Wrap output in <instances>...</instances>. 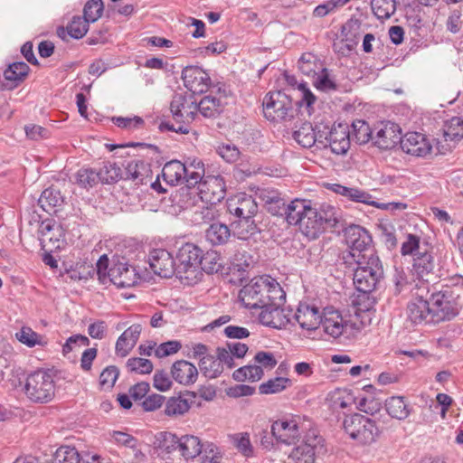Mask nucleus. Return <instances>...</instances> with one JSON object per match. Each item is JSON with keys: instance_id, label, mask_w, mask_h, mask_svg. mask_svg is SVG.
Instances as JSON below:
<instances>
[{"instance_id": "0e129e2a", "label": "nucleus", "mask_w": 463, "mask_h": 463, "mask_svg": "<svg viewBox=\"0 0 463 463\" xmlns=\"http://www.w3.org/2000/svg\"><path fill=\"white\" fill-rule=\"evenodd\" d=\"M109 261L108 256L103 254L97 261L96 269H93V272L96 273L99 281L104 285L110 282Z\"/></svg>"}, {"instance_id": "bf43d9fd", "label": "nucleus", "mask_w": 463, "mask_h": 463, "mask_svg": "<svg viewBox=\"0 0 463 463\" xmlns=\"http://www.w3.org/2000/svg\"><path fill=\"white\" fill-rule=\"evenodd\" d=\"M218 217V210L216 204H206L196 210L194 213V222L198 224L209 223Z\"/></svg>"}, {"instance_id": "1a4fd4ad", "label": "nucleus", "mask_w": 463, "mask_h": 463, "mask_svg": "<svg viewBox=\"0 0 463 463\" xmlns=\"http://www.w3.org/2000/svg\"><path fill=\"white\" fill-rule=\"evenodd\" d=\"M306 422H308V420L300 415L285 416L272 423V436L279 442L287 445L295 444L307 430Z\"/></svg>"}, {"instance_id": "bb28decb", "label": "nucleus", "mask_w": 463, "mask_h": 463, "mask_svg": "<svg viewBox=\"0 0 463 463\" xmlns=\"http://www.w3.org/2000/svg\"><path fill=\"white\" fill-rule=\"evenodd\" d=\"M171 374L177 383L184 385H190L196 382L198 370L192 363L185 360H179L173 364Z\"/></svg>"}, {"instance_id": "6ab92c4d", "label": "nucleus", "mask_w": 463, "mask_h": 463, "mask_svg": "<svg viewBox=\"0 0 463 463\" xmlns=\"http://www.w3.org/2000/svg\"><path fill=\"white\" fill-rule=\"evenodd\" d=\"M282 302L270 301V304L261 307L259 314L260 322L264 326L279 329L286 327L288 324L291 323V318L280 308Z\"/></svg>"}, {"instance_id": "de8ad7c7", "label": "nucleus", "mask_w": 463, "mask_h": 463, "mask_svg": "<svg viewBox=\"0 0 463 463\" xmlns=\"http://www.w3.org/2000/svg\"><path fill=\"white\" fill-rule=\"evenodd\" d=\"M372 10L379 20L389 19L396 11L395 0H372Z\"/></svg>"}, {"instance_id": "0eeeda50", "label": "nucleus", "mask_w": 463, "mask_h": 463, "mask_svg": "<svg viewBox=\"0 0 463 463\" xmlns=\"http://www.w3.org/2000/svg\"><path fill=\"white\" fill-rule=\"evenodd\" d=\"M24 392L27 398L38 403H47L55 394V383L52 373L38 370L30 373L25 381Z\"/></svg>"}, {"instance_id": "2eb2a0df", "label": "nucleus", "mask_w": 463, "mask_h": 463, "mask_svg": "<svg viewBox=\"0 0 463 463\" xmlns=\"http://www.w3.org/2000/svg\"><path fill=\"white\" fill-rule=\"evenodd\" d=\"M194 93L192 89H188L184 95L175 96L170 106L174 119L182 118L189 123L194 120L197 112V100Z\"/></svg>"}, {"instance_id": "e2e57ef3", "label": "nucleus", "mask_w": 463, "mask_h": 463, "mask_svg": "<svg viewBox=\"0 0 463 463\" xmlns=\"http://www.w3.org/2000/svg\"><path fill=\"white\" fill-rule=\"evenodd\" d=\"M232 443L236 449L246 457L253 453V449L248 433H238L232 436Z\"/></svg>"}, {"instance_id": "f3484780", "label": "nucleus", "mask_w": 463, "mask_h": 463, "mask_svg": "<svg viewBox=\"0 0 463 463\" xmlns=\"http://www.w3.org/2000/svg\"><path fill=\"white\" fill-rule=\"evenodd\" d=\"M401 148L408 155L424 157L431 152L432 146L427 137L420 132H409L402 137Z\"/></svg>"}, {"instance_id": "dca6fc26", "label": "nucleus", "mask_w": 463, "mask_h": 463, "mask_svg": "<svg viewBox=\"0 0 463 463\" xmlns=\"http://www.w3.org/2000/svg\"><path fill=\"white\" fill-rule=\"evenodd\" d=\"M227 210L239 220L253 218L258 213V204L251 195L239 194L227 200Z\"/></svg>"}, {"instance_id": "c03bdc74", "label": "nucleus", "mask_w": 463, "mask_h": 463, "mask_svg": "<svg viewBox=\"0 0 463 463\" xmlns=\"http://www.w3.org/2000/svg\"><path fill=\"white\" fill-rule=\"evenodd\" d=\"M314 131L313 125L309 122H305L298 129L294 131L293 137L301 146L310 148L314 146L317 140L314 138Z\"/></svg>"}, {"instance_id": "8fccbe9b", "label": "nucleus", "mask_w": 463, "mask_h": 463, "mask_svg": "<svg viewBox=\"0 0 463 463\" xmlns=\"http://www.w3.org/2000/svg\"><path fill=\"white\" fill-rule=\"evenodd\" d=\"M443 134L446 141H454L463 138V119L453 117L445 122Z\"/></svg>"}, {"instance_id": "72a5a7b5", "label": "nucleus", "mask_w": 463, "mask_h": 463, "mask_svg": "<svg viewBox=\"0 0 463 463\" xmlns=\"http://www.w3.org/2000/svg\"><path fill=\"white\" fill-rule=\"evenodd\" d=\"M232 236L230 228L223 223L214 222L205 232L206 240L213 246L226 244Z\"/></svg>"}, {"instance_id": "39448f33", "label": "nucleus", "mask_w": 463, "mask_h": 463, "mask_svg": "<svg viewBox=\"0 0 463 463\" xmlns=\"http://www.w3.org/2000/svg\"><path fill=\"white\" fill-rule=\"evenodd\" d=\"M345 237L349 250L343 252L342 260L346 267H353L354 262L366 260L367 257H377L372 246V237L364 228L350 225L345 230Z\"/></svg>"}, {"instance_id": "a878e982", "label": "nucleus", "mask_w": 463, "mask_h": 463, "mask_svg": "<svg viewBox=\"0 0 463 463\" xmlns=\"http://www.w3.org/2000/svg\"><path fill=\"white\" fill-rule=\"evenodd\" d=\"M141 331L140 324H134L126 329L116 342V354L121 357L127 356L137 343Z\"/></svg>"}, {"instance_id": "338daca9", "label": "nucleus", "mask_w": 463, "mask_h": 463, "mask_svg": "<svg viewBox=\"0 0 463 463\" xmlns=\"http://www.w3.org/2000/svg\"><path fill=\"white\" fill-rule=\"evenodd\" d=\"M380 236L383 242L389 250H392L397 245V239L394 234V228L389 223H381L378 226Z\"/></svg>"}, {"instance_id": "f8f14e48", "label": "nucleus", "mask_w": 463, "mask_h": 463, "mask_svg": "<svg viewBox=\"0 0 463 463\" xmlns=\"http://www.w3.org/2000/svg\"><path fill=\"white\" fill-rule=\"evenodd\" d=\"M430 307L431 320L434 321V324L451 319L458 314L460 309V305L451 299V296L447 290L433 294L430 298Z\"/></svg>"}, {"instance_id": "412c9836", "label": "nucleus", "mask_w": 463, "mask_h": 463, "mask_svg": "<svg viewBox=\"0 0 463 463\" xmlns=\"http://www.w3.org/2000/svg\"><path fill=\"white\" fill-rule=\"evenodd\" d=\"M408 319L414 325L434 324L430 301L423 298H416L411 300L407 307Z\"/></svg>"}, {"instance_id": "f257e3e1", "label": "nucleus", "mask_w": 463, "mask_h": 463, "mask_svg": "<svg viewBox=\"0 0 463 463\" xmlns=\"http://www.w3.org/2000/svg\"><path fill=\"white\" fill-rule=\"evenodd\" d=\"M239 298L245 307L260 309L270 301H284L286 294L276 279L270 276H260L243 286Z\"/></svg>"}, {"instance_id": "37998d69", "label": "nucleus", "mask_w": 463, "mask_h": 463, "mask_svg": "<svg viewBox=\"0 0 463 463\" xmlns=\"http://www.w3.org/2000/svg\"><path fill=\"white\" fill-rule=\"evenodd\" d=\"M260 232V229L258 227L253 218L240 219L234 223L233 233L240 240H247Z\"/></svg>"}, {"instance_id": "79ce46f5", "label": "nucleus", "mask_w": 463, "mask_h": 463, "mask_svg": "<svg viewBox=\"0 0 463 463\" xmlns=\"http://www.w3.org/2000/svg\"><path fill=\"white\" fill-rule=\"evenodd\" d=\"M350 136L351 139H354L358 144H365L373 137V130L369 124L362 119L353 122Z\"/></svg>"}, {"instance_id": "20e7f679", "label": "nucleus", "mask_w": 463, "mask_h": 463, "mask_svg": "<svg viewBox=\"0 0 463 463\" xmlns=\"http://www.w3.org/2000/svg\"><path fill=\"white\" fill-rule=\"evenodd\" d=\"M338 222L337 209L326 203L318 207L311 203L299 224L300 232L308 239H317L326 228H334Z\"/></svg>"}, {"instance_id": "4be33fe9", "label": "nucleus", "mask_w": 463, "mask_h": 463, "mask_svg": "<svg viewBox=\"0 0 463 463\" xmlns=\"http://www.w3.org/2000/svg\"><path fill=\"white\" fill-rule=\"evenodd\" d=\"M321 317L317 307L300 303L292 318L302 329L311 331L320 326Z\"/></svg>"}, {"instance_id": "f704fd0d", "label": "nucleus", "mask_w": 463, "mask_h": 463, "mask_svg": "<svg viewBox=\"0 0 463 463\" xmlns=\"http://www.w3.org/2000/svg\"><path fill=\"white\" fill-rule=\"evenodd\" d=\"M434 267V259L430 252L428 251L427 248H424L422 251L415 253L413 269L420 278L423 279L424 276L431 273Z\"/></svg>"}, {"instance_id": "ea45409f", "label": "nucleus", "mask_w": 463, "mask_h": 463, "mask_svg": "<svg viewBox=\"0 0 463 463\" xmlns=\"http://www.w3.org/2000/svg\"><path fill=\"white\" fill-rule=\"evenodd\" d=\"M199 368L202 373L209 378L214 379L220 376L223 372V365L218 358L213 355H204L200 359Z\"/></svg>"}, {"instance_id": "49530a36", "label": "nucleus", "mask_w": 463, "mask_h": 463, "mask_svg": "<svg viewBox=\"0 0 463 463\" xmlns=\"http://www.w3.org/2000/svg\"><path fill=\"white\" fill-rule=\"evenodd\" d=\"M264 372L260 365H246L235 370L232 377L237 382H243L249 380L250 382H257L261 379Z\"/></svg>"}, {"instance_id": "5fc2aeb1", "label": "nucleus", "mask_w": 463, "mask_h": 463, "mask_svg": "<svg viewBox=\"0 0 463 463\" xmlns=\"http://www.w3.org/2000/svg\"><path fill=\"white\" fill-rule=\"evenodd\" d=\"M80 456L75 448L62 446L55 452L54 463H80Z\"/></svg>"}, {"instance_id": "f03ea898", "label": "nucleus", "mask_w": 463, "mask_h": 463, "mask_svg": "<svg viewBox=\"0 0 463 463\" xmlns=\"http://www.w3.org/2000/svg\"><path fill=\"white\" fill-rule=\"evenodd\" d=\"M354 271V285L356 289L363 293L365 299L364 304L359 303V310L369 311L375 304V298H370L369 294L376 289L383 278V268L379 257H371L366 260L354 262L349 267Z\"/></svg>"}, {"instance_id": "052dcab7", "label": "nucleus", "mask_w": 463, "mask_h": 463, "mask_svg": "<svg viewBox=\"0 0 463 463\" xmlns=\"http://www.w3.org/2000/svg\"><path fill=\"white\" fill-rule=\"evenodd\" d=\"M127 367L130 372L141 374L150 373L153 371L152 362L140 357L129 358L127 362Z\"/></svg>"}, {"instance_id": "9d476101", "label": "nucleus", "mask_w": 463, "mask_h": 463, "mask_svg": "<svg viewBox=\"0 0 463 463\" xmlns=\"http://www.w3.org/2000/svg\"><path fill=\"white\" fill-rule=\"evenodd\" d=\"M202 250L194 243H184L175 256L177 278L192 281L199 273Z\"/></svg>"}, {"instance_id": "7ed1b4c3", "label": "nucleus", "mask_w": 463, "mask_h": 463, "mask_svg": "<svg viewBox=\"0 0 463 463\" xmlns=\"http://www.w3.org/2000/svg\"><path fill=\"white\" fill-rule=\"evenodd\" d=\"M226 195L225 180L221 175L205 176L197 187H181L175 198L183 209L195 205L198 199L206 204H217Z\"/></svg>"}, {"instance_id": "c756f323", "label": "nucleus", "mask_w": 463, "mask_h": 463, "mask_svg": "<svg viewBox=\"0 0 463 463\" xmlns=\"http://www.w3.org/2000/svg\"><path fill=\"white\" fill-rule=\"evenodd\" d=\"M311 202L302 199L292 200L288 203L286 211L284 212V218L289 225H298L303 220L307 208Z\"/></svg>"}, {"instance_id": "a18cd8bd", "label": "nucleus", "mask_w": 463, "mask_h": 463, "mask_svg": "<svg viewBox=\"0 0 463 463\" xmlns=\"http://www.w3.org/2000/svg\"><path fill=\"white\" fill-rule=\"evenodd\" d=\"M97 172L99 182L103 184H113L124 177L120 167L116 163L105 162Z\"/></svg>"}, {"instance_id": "4c0bfd02", "label": "nucleus", "mask_w": 463, "mask_h": 463, "mask_svg": "<svg viewBox=\"0 0 463 463\" xmlns=\"http://www.w3.org/2000/svg\"><path fill=\"white\" fill-rule=\"evenodd\" d=\"M156 452L161 457L179 452V437L171 432H161Z\"/></svg>"}, {"instance_id": "58836bf2", "label": "nucleus", "mask_w": 463, "mask_h": 463, "mask_svg": "<svg viewBox=\"0 0 463 463\" xmlns=\"http://www.w3.org/2000/svg\"><path fill=\"white\" fill-rule=\"evenodd\" d=\"M38 203L43 211L47 213L54 212L56 207L62 204L63 197L58 189L49 187L42 193Z\"/></svg>"}, {"instance_id": "774afa93", "label": "nucleus", "mask_w": 463, "mask_h": 463, "mask_svg": "<svg viewBox=\"0 0 463 463\" xmlns=\"http://www.w3.org/2000/svg\"><path fill=\"white\" fill-rule=\"evenodd\" d=\"M420 239L415 234H407L406 241L402 242L401 252L402 255H414L423 249L420 245Z\"/></svg>"}, {"instance_id": "6e6d98bb", "label": "nucleus", "mask_w": 463, "mask_h": 463, "mask_svg": "<svg viewBox=\"0 0 463 463\" xmlns=\"http://www.w3.org/2000/svg\"><path fill=\"white\" fill-rule=\"evenodd\" d=\"M89 30V22L83 17L74 16L67 25L68 33L74 39L82 38Z\"/></svg>"}, {"instance_id": "69168bd1", "label": "nucleus", "mask_w": 463, "mask_h": 463, "mask_svg": "<svg viewBox=\"0 0 463 463\" xmlns=\"http://www.w3.org/2000/svg\"><path fill=\"white\" fill-rule=\"evenodd\" d=\"M446 28L452 33H458L463 30L462 12L458 9L451 10L447 17Z\"/></svg>"}, {"instance_id": "864d4df0", "label": "nucleus", "mask_w": 463, "mask_h": 463, "mask_svg": "<svg viewBox=\"0 0 463 463\" xmlns=\"http://www.w3.org/2000/svg\"><path fill=\"white\" fill-rule=\"evenodd\" d=\"M75 177L76 183L85 189L91 188L99 183L98 172L93 168H80Z\"/></svg>"}, {"instance_id": "6e6552de", "label": "nucleus", "mask_w": 463, "mask_h": 463, "mask_svg": "<svg viewBox=\"0 0 463 463\" xmlns=\"http://www.w3.org/2000/svg\"><path fill=\"white\" fill-rule=\"evenodd\" d=\"M343 426L345 433L362 445L372 444L380 435V430L376 422L359 413L346 416Z\"/></svg>"}, {"instance_id": "3c124183", "label": "nucleus", "mask_w": 463, "mask_h": 463, "mask_svg": "<svg viewBox=\"0 0 463 463\" xmlns=\"http://www.w3.org/2000/svg\"><path fill=\"white\" fill-rule=\"evenodd\" d=\"M15 337L19 342L28 347H33L35 345L43 346L46 345V342L43 340L42 335L27 326H23L18 332H16Z\"/></svg>"}, {"instance_id": "c85d7f7f", "label": "nucleus", "mask_w": 463, "mask_h": 463, "mask_svg": "<svg viewBox=\"0 0 463 463\" xmlns=\"http://www.w3.org/2000/svg\"><path fill=\"white\" fill-rule=\"evenodd\" d=\"M194 398V392H191L169 398L165 403V413L168 416L184 415L189 411Z\"/></svg>"}, {"instance_id": "13d9d810", "label": "nucleus", "mask_w": 463, "mask_h": 463, "mask_svg": "<svg viewBox=\"0 0 463 463\" xmlns=\"http://www.w3.org/2000/svg\"><path fill=\"white\" fill-rule=\"evenodd\" d=\"M300 91V99L296 102L300 110L306 111L310 116L315 109L317 97L310 91V89H298Z\"/></svg>"}, {"instance_id": "e433bc0d", "label": "nucleus", "mask_w": 463, "mask_h": 463, "mask_svg": "<svg viewBox=\"0 0 463 463\" xmlns=\"http://www.w3.org/2000/svg\"><path fill=\"white\" fill-rule=\"evenodd\" d=\"M342 34L346 47L352 50L357 45L359 40L363 38L364 32L362 30L361 24L357 20H350L343 26Z\"/></svg>"}, {"instance_id": "b1692460", "label": "nucleus", "mask_w": 463, "mask_h": 463, "mask_svg": "<svg viewBox=\"0 0 463 463\" xmlns=\"http://www.w3.org/2000/svg\"><path fill=\"white\" fill-rule=\"evenodd\" d=\"M110 282L118 288H129L134 286L138 276L136 269L127 263L118 262L109 269Z\"/></svg>"}, {"instance_id": "680f3d73", "label": "nucleus", "mask_w": 463, "mask_h": 463, "mask_svg": "<svg viewBox=\"0 0 463 463\" xmlns=\"http://www.w3.org/2000/svg\"><path fill=\"white\" fill-rule=\"evenodd\" d=\"M331 127L323 123L317 124L314 127V138L317 139L314 146L319 149L328 147V139L331 133Z\"/></svg>"}, {"instance_id": "a211bd4d", "label": "nucleus", "mask_w": 463, "mask_h": 463, "mask_svg": "<svg viewBox=\"0 0 463 463\" xmlns=\"http://www.w3.org/2000/svg\"><path fill=\"white\" fill-rule=\"evenodd\" d=\"M324 332L333 338H338L348 329L352 327V324L345 320L342 315L332 308H326L321 317V324Z\"/></svg>"}, {"instance_id": "4d7b16f0", "label": "nucleus", "mask_w": 463, "mask_h": 463, "mask_svg": "<svg viewBox=\"0 0 463 463\" xmlns=\"http://www.w3.org/2000/svg\"><path fill=\"white\" fill-rule=\"evenodd\" d=\"M103 2L101 0H90L86 3L83 9V18L87 22L94 23L102 14Z\"/></svg>"}, {"instance_id": "473e14b6", "label": "nucleus", "mask_w": 463, "mask_h": 463, "mask_svg": "<svg viewBox=\"0 0 463 463\" xmlns=\"http://www.w3.org/2000/svg\"><path fill=\"white\" fill-rule=\"evenodd\" d=\"M387 413L393 419L405 420L411 413V407L402 396H392L385 401Z\"/></svg>"}, {"instance_id": "c9c22d12", "label": "nucleus", "mask_w": 463, "mask_h": 463, "mask_svg": "<svg viewBox=\"0 0 463 463\" xmlns=\"http://www.w3.org/2000/svg\"><path fill=\"white\" fill-rule=\"evenodd\" d=\"M201 441L198 437L184 435L179 437V453L185 459L194 458L202 452Z\"/></svg>"}, {"instance_id": "5701e85b", "label": "nucleus", "mask_w": 463, "mask_h": 463, "mask_svg": "<svg viewBox=\"0 0 463 463\" xmlns=\"http://www.w3.org/2000/svg\"><path fill=\"white\" fill-rule=\"evenodd\" d=\"M126 180H131L136 185L146 184L153 179L151 166L143 160H131L125 166Z\"/></svg>"}, {"instance_id": "7c9ffc66", "label": "nucleus", "mask_w": 463, "mask_h": 463, "mask_svg": "<svg viewBox=\"0 0 463 463\" xmlns=\"http://www.w3.org/2000/svg\"><path fill=\"white\" fill-rule=\"evenodd\" d=\"M185 173V165L178 160L167 162L162 169L163 179L170 185L178 184L184 179Z\"/></svg>"}, {"instance_id": "4468645a", "label": "nucleus", "mask_w": 463, "mask_h": 463, "mask_svg": "<svg viewBox=\"0 0 463 463\" xmlns=\"http://www.w3.org/2000/svg\"><path fill=\"white\" fill-rule=\"evenodd\" d=\"M376 134L373 140L376 146L381 149H392L402 140V129L400 126L394 122H382L376 128Z\"/></svg>"}, {"instance_id": "aec40b11", "label": "nucleus", "mask_w": 463, "mask_h": 463, "mask_svg": "<svg viewBox=\"0 0 463 463\" xmlns=\"http://www.w3.org/2000/svg\"><path fill=\"white\" fill-rule=\"evenodd\" d=\"M322 438L314 435L297 446L288 456L293 463H315V456L318 449H321Z\"/></svg>"}, {"instance_id": "423d86ee", "label": "nucleus", "mask_w": 463, "mask_h": 463, "mask_svg": "<svg viewBox=\"0 0 463 463\" xmlns=\"http://www.w3.org/2000/svg\"><path fill=\"white\" fill-rule=\"evenodd\" d=\"M286 89H277L269 91L263 99V113L265 118L272 122L292 121L297 114V109L292 104Z\"/></svg>"}, {"instance_id": "cd10ccee", "label": "nucleus", "mask_w": 463, "mask_h": 463, "mask_svg": "<svg viewBox=\"0 0 463 463\" xmlns=\"http://www.w3.org/2000/svg\"><path fill=\"white\" fill-rule=\"evenodd\" d=\"M219 97L208 95L203 97L197 102V111L205 118H213L222 111L225 102L222 97H227L226 89H218Z\"/></svg>"}, {"instance_id": "09e8293b", "label": "nucleus", "mask_w": 463, "mask_h": 463, "mask_svg": "<svg viewBox=\"0 0 463 463\" xmlns=\"http://www.w3.org/2000/svg\"><path fill=\"white\" fill-rule=\"evenodd\" d=\"M29 66L24 61L14 62L4 71L5 79L8 81L22 82L28 75Z\"/></svg>"}, {"instance_id": "a19ab883", "label": "nucleus", "mask_w": 463, "mask_h": 463, "mask_svg": "<svg viewBox=\"0 0 463 463\" xmlns=\"http://www.w3.org/2000/svg\"><path fill=\"white\" fill-rule=\"evenodd\" d=\"M199 269L208 274L217 273L222 269L221 255L215 250L201 253Z\"/></svg>"}, {"instance_id": "2f4dec72", "label": "nucleus", "mask_w": 463, "mask_h": 463, "mask_svg": "<svg viewBox=\"0 0 463 463\" xmlns=\"http://www.w3.org/2000/svg\"><path fill=\"white\" fill-rule=\"evenodd\" d=\"M182 79L184 87L209 86L211 81L209 75L203 69L196 66L185 67L182 72Z\"/></svg>"}, {"instance_id": "ddd939ff", "label": "nucleus", "mask_w": 463, "mask_h": 463, "mask_svg": "<svg viewBox=\"0 0 463 463\" xmlns=\"http://www.w3.org/2000/svg\"><path fill=\"white\" fill-rule=\"evenodd\" d=\"M148 263L154 273L162 278L177 276L175 259L166 250L155 249L151 250L148 256Z\"/></svg>"}, {"instance_id": "393cba45", "label": "nucleus", "mask_w": 463, "mask_h": 463, "mask_svg": "<svg viewBox=\"0 0 463 463\" xmlns=\"http://www.w3.org/2000/svg\"><path fill=\"white\" fill-rule=\"evenodd\" d=\"M351 136L348 126L338 124L331 128L328 139V146L336 155L345 154L350 147Z\"/></svg>"}, {"instance_id": "603ef678", "label": "nucleus", "mask_w": 463, "mask_h": 463, "mask_svg": "<svg viewBox=\"0 0 463 463\" xmlns=\"http://www.w3.org/2000/svg\"><path fill=\"white\" fill-rule=\"evenodd\" d=\"M290 383V379L287 377H276L261 383L259 391L260 394L279 393L284 391Z\"/></svg>"}, {"instance_id": "9b49d317", "label": "nucleus", "mask_w": 463, "mask_h": 463, "mask_svg": "<svg viewBox=\"0 0 463 463\" xmlns=\"http://www.w3.org/2000/svg\"><path fill=\"white\" fill-rule=\"evenodd\" d=\"M298 69L309 77L314 87H335L330 73L319 59L310 52L302 54L298 60Z\"/></svg>"}]
</instances>
